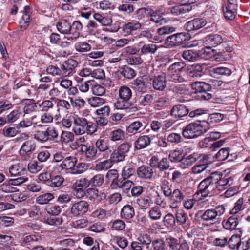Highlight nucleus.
<instances>
[{"label": "nucleus", "mask_w": 250, "mask_h": 250, "mask_svg": "<svg viewBox=\"0 0 250 250\" xmlns=\"http://www.w3.org/2000/svg\"><path fill=\"white\" fill-rule=\"evenodd\" d=\"M74 48L77 52L84 53L90 51L91 46L86 42H80L75 43Z\"/></svg>", "instance_id": "52"}, {"label": "nucleus", "mask_w": 250, "mask_h": 250, "mask_svg": "<svg viewBox=\"0 0 250 250\" xmlns=\"http://www.w3.org/2000/svg\"><path fill=\"white\" fill-rule=\"evenodd\" d=\"M186 66V63L183 62H178L171 64L167 69L169 81L176 83L185 82L181 73Z\"/></svg>", "instance_id": "4"}, {"label": "nucleus", "mask_w": 250, "mask_h": 250, "mask_svg": "<svg viewBox=\"0 0 250 250\" xmlns=\"http://www.w3.org/2000/svg\"><path fill=\"white\" fill-rule=\"evenodd\" d=\"M240 219L239 217L232 215L227 220H224L222 222L223 226L226 229H235L238 224V221Z\"/></svg>", "instance_id": "40"}, {"label": "nucleus", "mask_w": 250, "mask_h": 250, "mask_svg": "<svg viewBox=\"0 0 250 250\" xmlns=\"http://www.w3.org/2000/svg\"><path fill=\"white\" fill-rule=\"evenodd\" d=\"M58 30L61 33L67 34L71 29V23L66 20H62L57 24Z\"/></svg>", "instance_id": "44"}, {"label": "nucleus", "mask_w": 250, "mask_h": 250, "mask_svg": "<svg viewBox=\"0 0 250 250\" xmlns=\"http://www.w3.org/2000/svg\"><path fill=\"white\" fill-rule=\"evenodd\" d=\"M125 138V133L121 129L118 128L109 133V138L112 141L123 140Z\"/></svg>", "instance_id": "48"}, {"label": "nucleus", "mask_w": 250, "mask_h": 250, "mask_svg": "<svg viewBox=\"0 0 250 250\" xmlns=\"http://www.w3.org/2000/svg\"><path fill=\"white\" fill-rule=\"evenodd\" d=\"M154 102V95L151 94H146L139 98V104L141 106L150 105Z\"/></svg>", "instance_id": "55"}, {"label": "nucleus", "mask_w": 250, "mask_h": 250, "mask_svg": "<svg viewBox=\"0 0 250 250\" xmlns=\"http://www.w3.org/2000/svg\"><path fill=\"white\" fill-rule=\"evenodd\" d=\"M8 171L11 176H21L26 171L25 166L21 163H16L9 167Z\"/></svg>", "instance_id": "29"}, {"label": "nucleus", "mask_w": 250, "mask_h": 250, "mask_svg": "<svg viewBox=\"0 0 250 250\" xmlns=\"http://www.w3.org/2000/svg\"><path fill=\"white\" fill-rule=\"evenodd\" d=\"M212 72L217 75L229 76L231 73V70L228 67L219 66L213 68Z\"/></svg>", "instance_id": "61"}, {"label": "nucleus", "mask_w": 250, "mask_h": 250, "mask_svg": "<svg viewBox=\"0 0 250 250\" xmlns=\"http://www.w3.org/2000/svg\"><path fill=\"white\" fill-rule=\"evenodd\" d=\"M198 157L199 153L196 152L189 155H184L180 167L183 169L188 168L196 163Z\"/></svg>", "instance_id": "26"}, {"label": "nucleus", "mask_w": 250, "mask_h": 250, "mask_svg": "<svg viewBox=\"0 0 250 250\" xmlns=\"http://www.w3.org/2000/svg\"><path fill=\"white\" fill-rule=\"evenodd\" d=\"M215 185H213L211 182L209 181V179L206 178L202 180L198 186V192L202 196L207 197L215 189Z\"/></svg>", "instance_id": "20"}, {"label": "nucleus", "mask_w": 250, "mask_h": 250, "mask_svg": "<svg viewBox=\"0 0 250 250\" xmlns=\"http://www.w3.org/2000/svg\"><path fill=\"white\" fill-rule=\"evenodd\" d=\"M36 148V144L33 140L25 141L21 145L19 152L21 155H24L33 152Z\"/></svg>", "instance_id": "33"}, {"label": "nucleus", "mask_w": 250, "mask_h": 250, "mask_svg": "<svg viewBox=\"0 0 250 250\" xmlns=\"http://www.w3.org/2000/svg\"><path fill=\"white\" fill-rule=\"evenodd\" d=\"M188 113L187 107L182 104L175 105L171 110V115L175 118H181L187 116Z\"/></svg>", "instance_id": "31"}, {"label": "nucleus", "mask_w": 250, "mask_h": 250, "mask_svg": "<svg viewBox=\"0 0 250 250\" xmlns=\"http://www.w3.org/2000/svg\"><path fill=\"white\" fill-rule=\"evenodd\" d=\"M188 3H184L169 8L170 12L174 15H178L188 13L192 10L191 3L195 2V0H187Z\"/></svg>", "instance_id": "19"}, {"label": "nucleus", "mask_w": 250, "mask_h": 250, "mask_svg": "<svg viewBox=\"0 0 250 250\" xmlns=\"http://www.w3.org/2000/svg\"><path fill=\"white\" fill-rule=\"evenodd\" d=\"M155 137L150 135H142L139 136L134 143L135 149L139 150L147 147L151 144V140Z\"/></svg>", "instance_id": "22"}, {"label": "nucleus", "mask_w": 250, "mask_h": 250, "mask_svg": "<svg viewBox=\"0 0 250 250\" xmlns=\"http://www.w3.org/2000/svg\"><path fill=\"white\" fill-rule=\"evenodd\" d=\"M64 181V178L60 175L53 177L47 182V185L52 188L61 186Z\"/></svg>", "instance_id": "63"}, {"label": "nucleus", "mask_w": 250, "mask_h": 250, "mask_svg": "<svg viewBox=\"0 0 250 250\" xmlns=\"http://www.w3.org/2000/svg\"><path fill=\"white\" fill-rule=\"evenodd\" d=\"M191 87L195 93H201V97L204 100L211 98V94L208 93L210 91V85L208 83L203 82H196L191 84Z\"/></svg>", "instance_id": "10"}, {"label": "nucleus", "mask_w": 250, "mask_h": 250, "mask_svg": "<svg viewBox=\"0 0 250 250\" xmlns=\"http://www.w3.org/2000/svg\"><path fill=\"white\" fill-rule=\"evenodd\" d=\"M78 65L77 62L72 59L65 61L60 65L62 77H65L72 75L75 72V69Z\"/></svg>", "instance_id": "14"}, {"label": "nucleus", "mask_w": 250, "mask_h": 250, "mask_svg": "<svg viewBox=\"0 0 250 250\" xmlns=\"http://www.w3.org/2000/svg\"><path fill=\"white\" fill-rule=\"evenodd\" d=\"M175 31V28L169 25L164 26L159 28L157 30V33L158 36H155L153 40L156 42H162L163 38L167 35Z\"/></svg>", "instance_id": "28"}, {"label": "nucleus", "mask_w": 250, "mask_h": 250, "mask_svg": "<svg viewBox=\"0 0 250 250\" xmlns=\"http://www.w3.org/2000/svg\"><path fill=\"white\" fill-rule=\"evenodd\" d=\"M149 165L153 168H158L160 171L168 170L170 166L169 160L166 157L160 159L158 156L154 155L149 161Z\"/></svg>", "instance_id": "11"}, {"label": "nucleus", "mask_w": 250, "mask_h": 250, "mask_svg": "<svg viewBox=\"0 0 250 250\" xmlns=\"http://www.w3.org/2000/svg\"><path fill=\"white\" fill-rule=\"evenodd\" d=\"M229 148H223L221 149L216 155V157L219 161H224L228 159V161H232L233 159L230 158L232 155H229Z\"/></svg>", "instance_id": "46"}, {"label": "nucleus", "mask_w": 250, "mask_h": 250, "mask_svg": "<svg viewBox=\"0 0 250 250\" xmlns=\"http://www.w3.org/2000/svg\"><path fill=\"white\" fill-rule=\"evenodd\" d=\"M104 182V176L103 174H98L94 175L89 181L88 185L94 187H100Z\"/></svg>", "instance_id": "57"}, {"label": "nucleus", "mask_w": 250, "mask_h": 250, "mask_svg": "<svg viewBox=\"0 0 250 250\" xmlns=\"http://www.w3.org/2000/svg\"><path fill=\"white\" fill-rule=\"evenodd\" d=\"M73 131L77 135H82L85 132L93 133L96 129L93 126L91 122L83 117L75 116L74 125L72 126Z\"/></svg>", "instance_id": "2"}, {"label": "nucleus", "mask_w": 250, "mask_h": 250, "mask_svg": "<svg viewBox=\"0 0 250 250\" xmlns=\"http://www.w3.org/2000/svg\"><path fill=\"white\" fill-rule=\"evenodd\" d=\"M52 100L54 101L57 107V113L54 116V119L56 121L60 120L61 119L60 111H66L70 109L71 104L68 101L63 99L54 97Z\"/></svg>", "instance_id": "18"}, {"label": "nucleus", "mask_w": 250, "mask_h": 250, "mask_svg": "<svg viewBox=\"0 0 250 250\" xmlns=\"http://www.w3.org/2000/svg\"><path fill=\"white\" fill-rule=\"evenodd\" d=\"M146 126L144 122L135 121L129 125L127 131L129 133L135 134L143 131Z\"/></svg>", "instance_id": "34"}, {"label": "nucleus", "mask_w": 250, "mask_h": 250, "mask_svg": "<svg viewBox=\"0 0 250 250\" xmlns=\"http://www.w3.org/2000/svg\"><path fill=\"white\" fill-rule=\"evenodd\" d=\"M148 13V17H150L148 21H152L154 22L157 25H161L162 23V21L164 19L160 15L159 12L157 10H154L152 9H150Z\"/></svg>", "instance_id": "41"}, {"label": "nucleus", "mask_w": 250, "mask_h": 250, "mask_svg": "<svg viewBox=\"0 0 250 250\" xmlns=\"http://www.w3.org/2000/svg\"><path fill=\"white\" fill-rule=\"evenodd\" d=\"M245 208V205L243 204V199H239L235 204L233 208L230 211V214L239 217L241 218L242 215L241 212Z\"/></svg>", "instance_id": "42"}, {"label": "nucleus", "mask_w": 250, "mask_h": 250, "mask_svg": "<svg viewBox=\"0 0 250 250\" xmlns=\"http://www.w3.org/2000/svg\"><path fill=\"white\" fill-rule=\"evenodd\" d=\"M224 17L229 20H233L235 18L237 8L226 6L223 7Z\"/></svg>", "instance_id": "54"}, {"label": "nucleus", "mask_w": 250, "mask_h": 250, "mask_svg": "<svg viewBox=\"0 0 250 250\" xmlns=\"http://www.w3.org/2000/svg\"><path fill=\"white\" fill-rule=\"evenodd\" d=\"M119 98L114 103V106L118 109H125L132 105L128 102L131 98L132 92L127 86H121L118 91Z\"/></svg>", "instance_id": "3"}, {"label": "nucleus", "mask_w": 250, "mask_h": 250, "mask_svg": "<svg viewBox=\"0 0 250 250\" xmlns=\"http://www.w3.org/2000/svg\"><path fill=\"white\" fill-rule=\"evenodd\" d=\"M158 49L157 45L154 44H145L140 49L142 54L146 55L148 54H153Z\"/></svg>", "instance_id": "50"}, {"label": "nucleus", "mask_w": 250, "mask_h": 250, "mask_svg": "<svg viewBox=\"0 0 250 250\" xmlns=\"http://www.w3.org/2000/svg\"><path fill=\"white\" fill-rule=\"evenodd\" d=\"M152 168L145 165L139 167L136 170L138 176L143 179H151L154 173Z\"/></svg>", "instance_id": "23"}, {"label": "nucleus", "mask_w": 250, "mask_h": 250, "mask_svg": "<svg viewBox=\"0 0 250 250\" xmlns=\"http://www.w3.org/2000/svg\"><path fill=\"white\" fill-rule=\"evenodd\" d=\"M148 214L150 218L153 220L160 219L162 214L160 208L156 206L150 208Z\"/></svg>", "instance_id": "59"}, {"label": "nucleus", "mask_w": 250, "mask_h": 250, "mask_svg": "<svg viewBox=\"0 0 250 250\" xmlns=\"http://www.w3.org/2000/svg\"><path fill=\"white\" fill-rule=\"evenodd\" d=\"M150 83L155 90L163 91L167 85V74L165 72H160L150 78Z\"/></svg>", "instance_id": "9"}, {"label": "nucleus", "mask_w": 250, "mask_h": 250, "mask_svg": "<svg viewBox=\"0 0 250 250\" xmlns=\"http://www.w3.org/2000/svg\"><path fill=\"white\" fill-rule=\"evenodd\" d=\"M24 114L28 115L36 111L38 103H35L33 99H26L22 101Z\"/></svg>", "instance_id": "30"}, {"label": "nucleus", "mask_w": 250, "mask_h": 250, "mask_svg": "<svg viewBox=\"0 0 250 250\" xmlns=\"http://www.w3.org/2000/svg\"><path fill=\"white\" fill-rule=\"evenodd\" d=\"M88 186V180L86 178L76 180L72 186L74 196L78 199L83 198L85 196V189Z\"/></svg>", "instance_id": "12"}, {"label": "nucleus", "mask_w": 250, "mask_h": 250, "mask_svg": "<svg viewBox=\"0 0 250 250\" xmlns=\"http://www.w3.org/2000/svg\"><path fill=\"white\" fill-rule=\"evenodd\" d=\"M207 23L206 19L197 18L189 21L186 24V29L188 31L199 29L204 27Z\"/></svg>", "instance_id": "21"}, {"label": "nucleus", "mask_w": 250, "mask_h": 250, "mask_svg": "<svg viewBox=\"0 0 250 250\" xmlns=\"http://www.w3.org/2000/svg\"><path fill=\"white\" fill-rule=\"evenodd\" d=\"M187 38L185 33L175 34L167 37L165 40V44L171 47L179 46L185 42Z\"/></svg>", "instance_id": "15"}, {"label": "nucleus", "mask_w": 250, "mask_h": 250, "mask_svg": "<svg viewBox=\"0 0 250 250\" xmlns=\"http://www.w3.org/2000/svg\"><path fill=\"white\" fill-rule=\"evenodd\" d=\"M183 152L180 149H174L170 151L168 155L169 161L173 163H180V166L183 158Z\"/></svg>", "instance_id": "38"}, {"label": "nucleus", "mask_w": 250, "mask_h": 250, "mask_svg": "<svg viewBox=\"0 0 250 250\" xmlns=\"http://www.w3.org/2000/svg\"><path fill=\"white\" fill-rule=\"evenodd\" d=\"M148 79L143 77H139L133 82L134 88L140 92L145 91L148 87Z\"/></svg>", "instance_id": "37"}, {"label": "nucleus", "mask_w": 250, "mask_h": 250, "mask_svg": "<svg viewBox=\"0 0 250 250\" xmlns=\"http://www.w3.org/2000/svg\"><path fill=\"white\" fill-rule=\"evenodd\" d=\"M168 198L171 201L170 208H174L177 204H180L184 200L185 196L179 189L176 188L173 189Z\"/></svg>", "instance_id": "24"}, {"label": "nucleus", "mask_w": 250, "mask_h": 250, "mask_svg": "<svg viewBox=\"0 0 250 250\" xmlns=\"http://www.w3.org/2000/svg\"><path fill=\"white\" fill-rule=\"evenodd\" d=\"M223 40L221 35L211 34L205 38V43L209 46L215 47L221 44Z\"/></svg>", "instance_id": "39"}, {"label": "nucleus", "mask_w": 250, "mask_h": 250, "mask_svg": "<svg viewBox=\"0 0 250 250\" xmlns=\"http://www.w3.org/2000/svg\"><path fill=\"white\" fill-rule=\"evenodd\" d=\"M120 73L126 79H132L135 76V71L131 68L125 65L120 71Z\"/></svg>", "instance_id": "64"}, {"label": "nucleus", "mask_w": 250, "mask_h": 250, "mask_svg": "<svg viewBox=\"0 0 250 250\" xmlns=\"http://www.w3.org/2000/svg\"><path fill=\"white\" fill-rule=\"evenodd\" d=\"M54 198V195L51 193H46L39 195L36 199L37 203L40 205L47 204Z\"/></svg>", "instance_id": "53"}, {"label": "nucleus", "mask_w": 250, "mask_h": 250, "mask_svg": "<svg viewBox=\"0 0 250 250\" xmlns=\"http://www.w3.org/2000/svg\"><path fill=\"white\" fill-rule=\"evenodd\" d=\"M80 146L81 151L87 158L95 160L100 156L93 144H81Z\"/></svg>", "instance_id": "16"}, {"label": "nucleus", "mask_w": 250, "mask_h": 250, "mask_svg": "<svg viewBox=\"0 0 250 250\" xmlns=\"http://www.w3.org/2000/svg\"><path fill=\"white\" fill-rule=\"evenodd\" d=\"M131 147L130 144L127 142H124L119 145L110 153L111 159L117 163L124 161Z\"/></svg>", "instance_id": "6"}, {"label": "nucleus", "mask_w": 250, "mask_h": 250, "mask_svg": "<svg viewBox=\"0 0 250 250\" xmlns=\"http://www.w3.org/2000/svg\"><path fill=\"white\" fill-rule=\"evenodd\" d=\"M99 196V190L96 188H89L85 191V196L88 200L94 201Z\"/></svg>", "instance_id": "62"}, {"label": "nucleus", "mask_w": 250, "mask_h": 250, "mask_svg": "<svg viewBox=\"0 0 250 250\" xmlns=\"http://www.w3.org/2000/svg\"><path fill=\"white\" fill-rule=\"evenodd\" d=\"M207 50H196L194 49L186 50L183 52L182 57L189 62L198 61L203 58V54L210 55V47H207Z\"/></svg>", "instance_id": "7"}, {"label": "nucleus", "mask_w": 250, "mask_h": 250, "mask_svg": "<svg viewBox=\"0 0 250 250\" xmlns=\"http://www.w3.org/2000/svg\"><path fill=\"white\" fill-rule=\"evenodd\" d=\"M23 119L18 124L19 128H27L31 126L33 124V120L36 118V116H29L23 115Z\"/></svg>", "instance_id": "43"}, {"label": "nucleus", "mask_w": 250, "mask_h": 250, "mask_svg": "<svg viewBox=\"0 0 250 250\" xmlns=\"http://www.w3.org/2000/svg\"><path fill=\"white\" fill-rule=\"evenodd\" d=\"M133 186H134V183L131 181L123 179L119 181L117 189L121 188L123 191L127 192Z\"/></svg>", "instance_id": "60"}, {"label": "nucleus", "mask_w": 250, "mask_h": 250, "mask_svg": "<svg viewBox=\"0 0 250 250\" xmlns=\"http://www.w3.org/2000/svg\"><path fill=\"white\" fill-rule=\"evenodd\" d=\"M166 242L170 250H189L188 244L185 240L181 242L179 239L170 236L166 238Z\"/></svg>", "instance_id": "13"}, {"label": "nucleus", "mask_w": 250, "mask_h": 250, "mask_svg": "<svg viewBox=\"0 0 250 250\" xmlns=\"http://www.w3.org/2000/svg\"><path fill=\"white\" fill-rule=\"evenodd\" d=\"M151 250H167L165 241L162 238H156L152 240Z\"/></svg>", "instance_id": "45"}, {"label": "nucleus", "mask_w": 250, "mask_h": 250, "mask_svg": "<svg viewBox=\"0 0 250 250\" xmlns=\"http://www.w3.org/2000/svg\"><path fill=\"white\" fill-rule=\"evenodd\" d=\"M141 28V23L135 21L125 24L122 27L125 35H129L134 31L140 29Z\"/></svg>", "instance_id": "32"}, {"label": "nucleus", "mask_w": 250, "mask_h": 250, "mask_svg": "<svg viewBox=\"0 0 250 250\" xmlns=\"http://www.w3.org/2000/svg\"><path fill=\"white\" fill-rule=\"evenodd\" d=\"M209 125L206 121L193 122L186 125L183 129L182 135L186 139H193L206 133Z\"/></svg>", "instance_id": "1"}, {"label": "nucleus", "mask_w": 250, "mask_h": 250, "mask_svg": "<svg viewBox=\"0 0 250 250\" xmlns=\"http://www.w3.org/2000/svg\"><path fill=\"white\" fill-rule=\"evenodd\" d=\"M118 178L119 174L116 169H111L107 172L105 178L109 183H111L110 187L112 189H117V187L121 180Z\"/></svg>", "instance_id": "25"}, {"label": "nucleus", "mask_w": 250, "mask_h": 250, "mask_svg": "<svg viewBox=\"0 0 250 250\" xmlns=\"http://www.w3.org/2000/svg\"><path fill=\"white\" fill-rule=\"evenodd\" d=\"M135 215L134 208L130 205H126L122 208L120 212V215L122 219L129 220L132 219Z\"/></svg>", "instance_id": "36"}, {"label": "nucleus", "mask_w": 250, "mask_h": 250, "mask_svg": "<svg viewBox=\"0 0 250 250\" xmlns=\"http://www.w3.org/2000/svg\"><path fill=\"white\" fill-rule=\"evenodd\" d=\"M92 214L94 217L97 218L102 221H104L109 216L110 213L103 208H99L94 210Z\"/></svg>", "instance_id": "56"}, {"label": "nucleus", "mask_w": 250, "mask_h": 250, "mask_svg": "<svg viewBox=\"0 0 250 250\" xmlns=\"http://www.w3.org/2000/svg\"><path fill=\"white\" fill-rule=\"evenodd\" d=\"M95 146L100 155L102 153L103 158L108 157L111 150H109L108 141L104 138L100 137L95 142Z\"/></svg>", "instance_id": "17"}, {"label": "nucleus", "mask_w": 250, "mask_h": 250, "mask_svg": "<svg viewBox=\"0 0 250 250\" xmlns=\"http://www.w3.org/2000/svg\"><path fill=\"white\" fill-rule=\"evenodd\" d=\"M93 18L102 26H108L112 22V19L109 17L103 16L99 13H95Z\"/></svg>", "instance_id": "47"}, {"label": "nucleus", "mask_w": 250, "mask_h": 250, "mask_svg": "<svg viewBox=\"0 0 250 250\" xmlns=\"http://www.w3.org/2000/svg\"><path fill=\"white\" fill-rule=\"evenodd\" d=\"M44 222L50 226H57L62 223L63 219L61 216L51 215L49 217L44 218Z\"/></svg>", "instance_id": "49"}, {"label": "nucleus", "mask_w": 250, "mask_h": 250, "mask_svg": "<svg viewBox=\"0 0 250 250\" xmlns=\"http://www.w3.org/2000/svg\"><path fill=\"white\" fill-rule=\"evenodd\" d=\"M225 207L224 205L217 206L213 208L206 210L201 216L202 220L210 222L211 224L219 222L220 216L225 212Z\"/></svg>", "instance_id": "5"}, {"label": "nucleus", "mask_w": 250, "mask_h": 250, "mask_svg": "<svg viewBox=\"0 0 250 250\" xmlns=\"http://www.w3.org/2000/svg\"><path fill=\"white\" fill-rule=\"evenodd\" d=\"M207 65L205 63L193 65L188 70V75L192 77L198 78L202 76L205 74Z\"/></svg>", "instance_id": "27"}, {"label": "nucleus", "mask_w": 250, "mask_h": 250, "mask_svg": "<svg viewBox=\"0 0 250 250\" xmlns=\"http://www.w3.org/2000/svg\"><path fill=\"white\" fill-rule=\"evenodd\" d=\"M111 159V155H110V159L100 162L96 165V168L98 170H105L110 168L113 165V163H117Z\"/></svg>", "instance_id": "51"}, {"label": "nucleus", "mask_w": 250, "mask_h": 250, "mask_svg": "<svg viewBox=\"0 0 250 250\" xmlns=\"http://www.w3.org/2000/svg\"><path fill=\"white\" fill-rule=\"evenodd\" d=\"M172 185L170 184L167 181L164 180L161 186V190L165 197L169 198L170 195L173 190L172 189Z\"/></svg>", "instance_id": "58"}, {"label": "nucleus", "mask_w": 250, "mask_h": 250, "mask_svg": "<svg viewBox=\"0 0 250 250\" xmlns=\"http://www.w3.org/2000/svg\"><path fill=\"white\" fill-rule=\"evenodd\" d=\"M89 204L85 200H80L71 205L70 214L74 217H79L85 214L88 210Z\"/></svg>", "instance_id": "8"}, {"label": "nucleus", "mask_w": 250, "mask_h": 250, "mask_svg": "<svg viewBox=\"0 0 250 250\" xmlns=\"http://www.w3.org/2000/svg\"><path fill=\"white\" fill-rule=\"evenodd\" d=\"M77 162V158L74 156H67L64 158L60 166L63 169H70L74 171Z\"/></svg>", "instance_id": "35"}]
</instances>
